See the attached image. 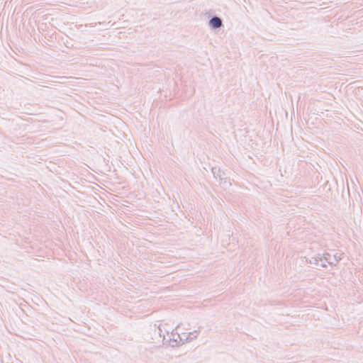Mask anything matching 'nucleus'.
Returning <instances> with one entry per match:
<instances>
[{
  "mask_svg": "<svg viewBox=\"0 0 363 363\" xmlns=\"http://www.w3.org/2000/svg\"><path fill=\"white\" fill-rule=\"evenodd\" d=\"M210 23H221V20L218 17H214L211 19Z\"/></svg>",
  "mask_w": 363,
  "mask_h": 363,
  "instance_id": "1",
  "label": "nucleus"
},
{
  "mask_svg": "<svg viewBox=\"0 0 363 363\" xmlns=\"http://www.w3.org/2000/svg\"><path fill=\"white\" fill-rule=\"evenodd\" d=\"M213 27L215 28H218L220 27L222 24H213Z\"/></svg>",
  "mask_w": 363,
  "mask_h": 363,
  "instance_id": "2",
  "label": "nucleus"
}]
</instances>
